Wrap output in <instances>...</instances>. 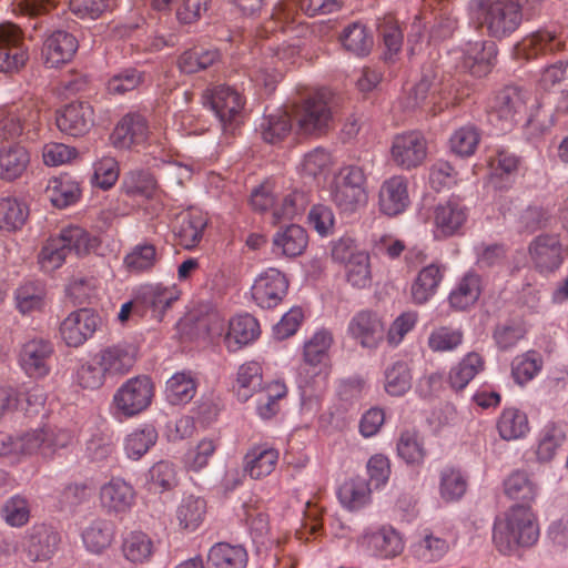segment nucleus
I'll return each mask as SVG.
<instances>
[{
	"instance_id": "nucleus-1",
	"label": "nucleus",
	"mask_w": 568,
	"mask_h": 568,
	"mask_svg": "<svg viewBox=\"0 0 568 568\" xmlns=\"http://www.w3.org/2000/svg\"><path fill=\"white\" fill-rule=\"evenodd\" d=\"M73 439L69 429L52 425L30 429L19 436L0 433V456L18 458L40 454L49 457L58 449L68 447Z\"/></svg>"
},
{
	"instance_id": "nucleus-2",
	"label": "nucleus",
	"mask_w": 568,
	"mask_h": 568,
	"mask_svg": "<svg viewBox=\"0 0 568 568\" xmlns=\"http://www.w3.org/2000/svg\"><path fill=\"white\" fill-rule=\"evenodd\" d=\"M539 537L534 514L527 506H514L494 525L493 540L500 554L511 555L519 547L532 546Z\"/></svg>"
},
{
	"instance_id": "nucleus-3",
	"label": "nucleus",
	"mask_w": 568,
	"mask_h": 568,
	"mask_svg": "<svg viewBox=\"0 0 568 568\" xmlns=\"http://www.w3.org/2000/svg\"><path fill=\"white\" fill-rule=\"evenodd\" d=\"M468 14L473 23L484 27L488 36L497 39L509 37L523 20L519 0H470Z\"/></svg>"
},
{
	"instance_id": "nucleus-4",
	"label": "nucleus",
	"mask_w": 568,
	"mask_h": 568,
	"mask_svg": "<svg viewBox=\"0 0 568 568\" xmlns=\"http://www.w3.org/2000/svg\"><path fill=\"white\" fill-rule=\"evenodd\" d=\"M329 197L343 213H354L368 202L367 176L357 164L342 165L328 187Z\"/></svg>"
},
{
	"instance_id": "nucleus-5",
	"label": "nucleus",
	"mask_w": 568,
	"mask_h": 568,
	"mask_svg": "<svg viewBox=\"0 0 568 568\" xmlns=\"http://www.w3.org/2000/svg\"><path fill=\"white\" fill-rule=\"evenodd\" d=\"M468 95L465 89L456 88L453 83H444L437 80L433 71L425 72L416 85H414L400 102L406 110L419 108L429 98L434 106L442 111L457 105Z\"/></svg>"
},
{
	"instance_id": "nucleus-6",
	"label": "nucleus",
	"mask_w": 568,
	"mask_h": 568,
	"mask_svg": "<svg viewBox=\"0 0 568 568\" xmlns=\"http://www.w3.org/2000/svg\"><path fill=\"white\" fill-rule=\"evenodd\" d=\"M154 394L155 386L150 376L138 375L129 378L112 397V415L119 420L133 418L151 406Z\"/></svg>"
},
{
	"instance_id": "nucleus-7",
	"label": "nucleus",
	"mask_w": 568,
	"mask_h": 568,
	"mask_svg": "<svg viewBox=\"0 0 568 568\" xmlns=\"http://www.w3.org/2000/svg\"><path fill=\"white\" fill-rule=\"evenodd\" d=\"M207 335L211 338L223 337V344L231 353L254 343L261 334L260 323L250 314H239L225 321L219 314H212L207 318Z\"/></svg>"
},
{
	"instance_id": "nucleus-8",
	"label": "nucleus",
	"mask_w": 568,
	"mask_h": 568,
	"mask_svg": "<svg viewBox=\"0 0 568 568\" xmlns=\"http://www.w3.org/2000/svg\"><path fill=\"white\" fill-rule=\"evenodd\" d=\"M253 210L258 212H271L273 223L294 220L302 214L307 205L306 195L303 192L294 191L277 197L275 189L270 183H264L254 189L250 199Z\"/></svg>"
},
{
	"instance_id": "nucleus-9",
	"label": "nucleus",
	"mask_w": 568,
	"mask_h": 568,
	"mask_svg": "<svg viewBox=\"0 0 568 568\" xmlns=\"http://www.w3.org/2000/svg\"><path fill=\"white\" fill-rule=\"evenodd\" d=\"M528 91L518 87H505L489 101L488 122L498 132H508L526 113Z\"/></svg>"
},
{
	"instance_id": "nucleus-10",
	"label": "nucleus",
	"mask_w": 568,
	"mask_h": 568,
	"mask_svg": "<svg viewBox=\"0 0 568 568\" xmlns=\"http://www.w3.org/2000/svg\"><path fill=\"white\" fill-rule=\"evenodd\" d=\"M202 102L215 113L224 131L233 132L243 122L245 99L231 87L207 88L203 92Z\"/></svg>"
},
{
	"instance_id": "nucleus-11",
	"label": "nucleus",
	"mask_w": 568,
	"mask_h": 568,
	"mask_svg": "<svg viewBox=\"0 0 568 568\" xmlns=\"http://www.w3.org/2000/svg\"><path fill=\"white\" fill-rule=\"evenodd\" d=\"M59 541L60 536L51 526L36 524L24 531L16 551L29 562H45L54 556Z\"/></svg>"
},
{
	"instance_id": "nucleus-12",
	"label": "nucleus",
	"mask_w": 568,
	"mask_h": 568,
	"mask_svg": "<svg viewBox=\"0 0 568 568\" xmlns=\"http://www.w3.org/2000/svg\"><path fill=\"white\" fill-rule=\"evenodd\" d=\"M496 55L497 47L488 40L469 41L448 52V57L455 62L456 68L478 78L490 72Z\"/></svg>"
},
{
	"instance_id": "nucleus-13",
	"label": "nucleus",
	"mask_w": 568,
	"mask_h": 568,
	"mask_svg": "<svg viewBox=\"0 0 568 568\" xmlns=\"http://www.w3.org/2000/svg\"><path fill=\"white\" fill-rule=\"evenodd\" d=\"M40 124V110L32 101L0 106V136L6 140L36 133Z\"/></svg>"
},
{
	"instance_id": "nucleus-14",
	"label": "nucleus",
	"mask_w": 568,
	"mask_h": 568,
	"mask_svg": "<svg viewBox=\"0 0 568 568\" xmlns=\"http://www.w3.org/2000/svg\"><path fill=\"white\" fill-rule=\"evenodd\" d=\"M300 60V50L296 45L284 44L277 49H270L260 65L253 70L251 78L266 90H273L285 69Z\"/></svg>"
},
{
	"instance_id": "nucleus-15",
	"label": "nucleus",
	"mask_w": 568,
	"mask_h": 568,
	"mask_svg": "<svg viewBox=\"0 0 568 568\" xmlns=\"http://www.w3.org/2000/svg\"><path fill=\"white\" fill-rule=\"evenodd\" d=\"M390 161L402 170L420 166L427 158L428 144L425 135L417 130L396 134L390 145Z\"/></svg>"
},
{
	"instance_id": "nucleus-16",
	"label": "nucleus",
	"mask_w": 568,
	"mask_h": 568,
	"mask_svg": "<svg viewBox=\"0 0 568 568\" xmlns=\"http://www.w3.org/2000/svg\"><path fill=\"white\" fill-rule=\"evenodd\" d=\"M295 116L298 128L303 133L315 134L324 132L332 121L327 92L317 90L311 93L296 108Z\"/></svg>"
},
{
	"instance_id": "nucleus-17",
	"label": "nucleus",
	"mask_w": 568,
	"mask_h": 568,
	"mask_svg": "<svg viewBox=\"0 0 568 568\" xmlns=\"http://www.w3.org/2000/svg\"><path fill=\"white\" fill-rule=\"evenodd\" d=\"M53 355L54 346L51 341L32 338L21 346L18 363L28 377L43 379L51 372Z\"/></svg>"
},
{
	"instance_id": "nucleus-18",
	"label": "nucleus",
	"mask_w": 568,
	"mask_h": 568,
	"mask_svg": "<svg viewBox=\"0 0 568 568\" xmlns=\"http://www.w3.org/2000/svg\"><path fill=\"white\" fill-rule=\"evenodd\" d=\"M468 216V207L458 197H450L446 202L439 203L434 211V237L446 240L462 235Z\"/></svg>"
},
{
	"instance_id": "nucleus-19",
	"label": "nucleus",
	"mask_w": 568,
	"mask_h": 568,
	"mask_svg": "<svg viewBox=\"0 0 568 568\" xmlns=\"http://www.w3.org/2000/svg\"><path fill=\"white\" fill-rule=\"evenodd\" d=\"M288 291L286 275L277 268L268 267L261 272L255 278L251 294L253 301L264 310L278 306Z\"/></svg>"
},
{
	"instance_id": "nucleus-20",
	"label": "nucleus",
	"mask_w": 568,
	"mask_h": 568,
	"mask_svg": "<svg viewBox=\"0 0 568 568\" xmlns=\"http://www.w3.org/2000/svg\"><path fill=\"white\" fill-rule=\"evenodd\" d=\"M332 257L345 263V277L355 288H366L372 283L371 258L368 253L349 252L347 241L341 240L333 245Z\"/></svg>"
},
{
	"instance_id": "nucleus-21",
	"label": "nucleus",
	"mask_w": 568,
	"mask_h": 568,
	"mask_svg": "<svg viewBox=\"0 0 568 568\" xmlns=\"http://www.w3.org/2000/svg\"><path fill=\"white\" fill-rule=\"evenodd\" d=\"M347 335L363 348L376 349L385 338L384 321L377 312L358 311L347 324Z\"/></svg>"
},
{
	"instance_id": "nucleus-22",
	"label": "nucleus",
	"mask_w": 568,
	"mask_h": 568,
	"mask_svg": "<svg viewBox=\"0 0 568 568\" xmlns=\"http://www.w3.org/2000/svg\"><path fill=\"white\" fill-rule=\"evenodd\" d=\"M102 321L90 308L71 312L60 324V336L69 347H80L93 337Z\"/></svg>"
},
{
	"instance_id": "nucleus-23",
	"label": "nucleus",
	"mask_w": 568,
	"mask_h": 568,
	"mask_svg": "<svg viewBox=\"0 0 568 568\" xmlns=\"http://www.w3.org/2000/svg\"><path fill=\"white\" fill-rule=\"evenodd\" d=\"M28 58L21 29L11 22L0 23V71H18Z\"/></svg>"
},
{
	"instance_id": "nucleus-24",
	"label": "nucleus",
	"mask_w": 568,
	"mask_h": 568,
	"mask_svg": "<svg viewBox=\"0 0 568 568\" xmlns=\"http://www.w3.org/2000/svg\"><path fill=\"white\" fill-rule=\"evenodd\" d=\"M357 542L381 559L395 558L405 548L402 535L390 526L366 528L358 537Z\"/></svg>"
},
{
	"instance_id": "nucleus-25",
	"label": "nucleus",
	"mask_w": 568,
	"mask_h": 568,
	"mask_svg": "<svg viewBox=\"0 0 568 568\" xmlns=\"http://www.w3.org/2000/svg\"><path fill=\"white\" fill-rule=\"evenodd\" d=\"M565 48L564 38L555 29H540L525 37L514 48L518 59L531 60L560 52Z\"/></svg>"
},
{
	"instance_id": "nucleus-26",
	"label": "nucleus",
	"mask_w": 568,
	"mask_h": 568,
	"mask_svg": "<svg viewBox=\"0 0 568 568\" xmlns=\"http://www.w3.org/2000/svg\"><path fill=\"white\" fill-rule=\"evenodd\" d=\"M138 358L136 348L126 343L106 346L95 354V362L101 365L108 378H120L131 372Z\"/></svg>"
},
{
	"instance_id": "nucleus-27",
	"label": "nucleus",
	"mask_w": 568,
	"mask_h": 568,
	"mask_svg": "<svg viewBox=\"0 0 568 568\" xmlns=\"http://www.w3.org/2000/svg\"><path fill=\"white\" fill-rule=\"evenodd\" d=\"M562 244L556 234H540L528 246L529 257L540 273H552L562 262Z\"/></svg>"
},
{
	"instance_id": "nucleus-28",
	"label": "nucleus",
	"mask_w": 568,
	"mask_h": 568,
	"mask_svg": "<svg viewBox=\"0 0 568 568\" xmlns=\"http://www.w3.org/2000/svg\"><path fill=\"white\" fill-rule=\"evenodd\" d=\"M100 503L109 514H125L135 503V490L123 478L113 477L101 486Z\"/></svg>"
},
{
	"instance_id": "nucleus-29",
	"label": "nucleus",
	"mask_w": 568,
	"mask_h": 568,
	"mask_svg": "<svg viewBox=\"0 0 568 568\" xmlns=\"http://www.w3.org/2000/svg\"><path fill=\"white\" fill-rule=\"evenodd\" d=\"M280 460V450L268 443L252 445L244 455L243 470L252 479L270 476Z\"/></svg>"
},
{
	"instance_id": "nucleus-30",
	"label": "nucleus",
	"mask_w": 568,
	"mask_h": 568,
	"mask_svg": "<svg viewBox=\"0 0 568 568\" xmlns=\"http://www.w3.org/2000/svg\"><path fill=\"white\" fill-rule=\"evenodd\" d=\"M93 109L88 102H71L58 111L59 130L71 136H81L93 125Z\"/></svg>"
},
{
	"instance_id": "nucleus-31",
	"label": "nucleus",
	"mask_w": 568,
	"mask_h": 568,
	"mask_svg": "<svg viewBox=\"0 0 568 568\" xmlns=\"http://www.w3.org/2000/svg\"><path fill=\"white\" fill-rule=\"evenodd\" d=\"M408 181L403 175H394L385 180L379 189L378 205L382 213L395 216L403 213L409 205Z\"/></svg>"
},
{
	"instance_id": "nucleus-32",
	"label": "nucleus",
	"mask_w": 568,
	"mask_h": 568,
	"mask_svg": "<svg viewBox=\"0 0 568 568\" xmlns=\"http://www.w3.org/2000/svg\"><path fill=\"white\" fill-rule=\"evenodd\" d=\"M148 139V122L139 113L124 115L111 134L113 145L119 149H130L134 145L143 144Z\"/></svg>"
},
{
	"instance_id": "nucleus-33",
	"label": "nucleus",
	"mask_w": 568,
	"mask_h": 568,
	"mask_svg": "<svg viewBox=\"0 0 568 568\" xmlns=\"http://www.w3.org/2000/svg\"><path fill=\"white\" fill-rule=\"evenodd\" d=\"M78 40L67 31L50 34L42 47V59L47 67L59 68L72 60L78 50Z\"/></svg>"
},
{
	"instance_id": "nucleus-34",
	"label": "nucleus",
	"mask_w": 568,
	"mask_h": 568,
	"mask_svg": "<svg viewBox=\"0 0 568 568\" xmlns=\"http://www.w3.org/2000/svg\"><path fill=\"white\" fill-rule=\"evenodd\" d=\"M136 293L138 303H141L144 313L150 310L155 317H161L181 296V291L175 284L169 286L162 284L143 285Z\"/></svg>"
},
{
	"instance_id": "nucleus-35",
	"label": "nucleus",
	"mask_w": 568,
	"mask_h": 568,
	"mask_svg": "<svg viewBox=\"0 0 568 568\" xmlns=\"http://www.w3.org/2000/svg\"><path fill=\"white\" fill-rule=\"evenodd\" d=\"M334 343V337L331 331L321 328L305 341L303 346V361L306 366L318 369L317 376L323 382L326 381V374L321 375L322 368L326 367L329 363V351Z\"/></svg>"
},
{
	"instance_id": "nucleus-36",
	"label": "nucleus",
	"mask_w": 568,
	"mask_h": 568,
	"mask_svg": "<svg viewBox=\"0 0 568 568\" xmlns=\"http://www.w3.org/2000/svg\"><path fill=\"white\" fill-rule=\"evenodd\" d=\"M156 551L154 539L143 530L134 529L122 535L121 552L132 565H143L152 560Z\"/></svg>"
},
{
	"instance_id": "nucleus-37",
	"label": "nucleus",
	"mask_w": 568,
	"mask_h": 568,
	"mask_svg": "<svg viewBox=\"0 0 568 568\" xmlns=\"http://www.w3.org/2000/svg\"><path fill=\"white\" fill-rule=\"evenodd\" d=\"M485 367L486 362L480 353L468 352L449 368L447 383L454 392H462Z\"/></svg>"
},
{
	"instance_id": "nucleus-38",
	"label": "nucleus",
	"mask_w": 568,
	"mask_h": 568,
	"mask_svg": "<svg viewBox=\"0 0 568 568\" xmlns=\"http://www.w3.org/2000/svg\"><path fill=\"white\" fill-rule=\"evenodd\" d=\"M566 443L564 428L554 422L545 424L537 433L534 444V454L537 462L550 463L561 450Z\"/></svg>"
},
{
	"instance_id": "nucleus-39",
	"label": "nucleus",
	"mask_w": 568,
	"mask_h": 568,
	"mask_svg": "<svg viewBox=\"0 0 568 568\" xmlns=\"http://www.w3.org/2000/svg\"><path fill=\"white\" fill-rule=\"evenodd\" d=\"M446 268L436 263L424 266L410 286L412 300L415 304L427 303L436 293L444 278Z\"/></svg>"
},
{
	"instance_id": "nucleus-40",
	"label": "nucleus",
	"mask_w": 568,
	"mask_h": 568,
	"mask_svg": "<svg viewBox=\"0 0 568 568\" xmlns=\"http://www.w3.org/2000/svg\"><path fill=\"white\" fill-rule=\"evenodd\" d=\"M207 217L199 210H189L180 215L175 236L179 244L192 250L201 242Z\"/></svg>"
},
{
	"instance_id": "nucleus-41",
	"label": "nucleus",
	"mask_w": 568,
	"mask_h": 568,
	"mask_svg": "<svg viewBox=\"0 0 568 568\" xmlns=\"http://www.w3.org/2000/svg\"><path fill=\"white\" fill-rule=\"evenodd\" d=\"M47 197L53 206L64 209L75 204L81 196L79 183L68 174L53 176L45 187Z\"/></svg>"
},
{
	"instance_id": "nucleus-42",
	"label": "nucleus",
	"mask_w": 568,
	"mask_h": 568,
	"mask_svg": "<svg viewBox=\"0 0 568 568\" xmlns=\"http://www.w3.org/2000/svg\"><path fill=\"white\" fill-rule=\"evenodd\" d=\"M197 390V379L193 372L181 371L173 374L165 383L164 396L171 405L190 403Z\"/></svg>"
},
{
	"instance_id": "nucleus-43",
	"label": "nucleus",
	"mask_w": 568,
	"mask_h": 568,
	"mask_svg": "<svg viewBox=\"0 0 568 568\" xmlns=\"http://www.w3.org/2000/svg\"><path fill=\"white\" fill-rule=\"evenodd\" d=\"M248 555L241 545L214 544L207 554L209 568H246Z\"/></svg>"
},
{
	"instance_id": "nucleus-44",
	"label": "nucleus",
	"mask_w": 568,
	"mask_h": 568,
	"mask_svg": "<svg viewBox=\"0 0 568 568\" xmlns=\"http://www.w3.org/2000/svg\"><path fill=\"white\" fill-rule=\"evenodd\" d=\"M308 243L306 231L297 225L291 224L276 232L273 237L274 252L287 257L301 255Z\"/></svg>"
},
{
	"instance_id": "nucleus-45",
	"label": "nucleus",
	"mask_w": 568,
	"mask_h": 568,
	"mask_svg": "<svg viewBox=\"0 0 568 568\" xmlns=\"http://www.w3.org/2000/svg\"><path fill=\"white\" fill-rule=\"evenodd\" d=\"M205 515V499L194 495L183 496L175 510L179 527L186 531L196 530L202 525Z\"/></svg>"
},
{
	"instance_id": "nucleus-46",
	"label": "nucleus",
	"mask_w": 568,
	"mask_h": 568,
	"mask_svg": "<svg viewBox=\"0 0 568 568\" xmlns=\"http://www.w3.org/2000/svg\"><path fill=\"white\" fill-rule=\"evenodd\" d=\"M30 162L27 149L20 144L0 148V178L12 181L22 175Z\"/></svg>"
},
{
	"instance_id": "nucleus-47",
	"label": "nucleus",
	"mask_w": 568,
	"mask_h": 568,
	"mask_svg": "<svg viewBox=\"0 0 568 568\" xmlns=\"http://www.w3.org/2000/svg\"><path fill=\"white\" fill-rule=\"evenodd\" d=\"M497 430L505 440H517L530 432L527 414L515 407H506L497 419Z\"/></svg>"
},
{
	"instance_id": "nucleus-48",
	"label": "nucleus",
	"mask_w": 568,
	"mask_h": 568,
	"mask_svg": "<svg viewBox=\"0 0 568 568\" xmlns=\"http://www.w3.org/2000/svg\"><path fill=\"white\" fill-rule=\"evenodd\" d=\"M263 384V369L258 362L250 361L242 364L236 373L234 389L240 400H248Z\"/></svg>"
},
{
	"instance_id": "nucleus-49",
	"label": "nucleus",
	"mask_w": 568,
	"mask_h": 568,
	"mask_svg": "<svg viewBox=\"0 0 568 568\" xmlns=\"http://www.w3.org/2000/svg\"><path fill=\"white\" fill-rule=\"evenodd\" d=\"M520 159L514 153L498 151L489 160L490 179L496 187H507L518 173Z\"/></svg>"
},
{
	"instance_id": "nucleus-50",
	"label": "nucleus",
	"mask_w": 568,
	"mask_h": 568,
	"mask_svg": "<svg viewBox=\"0 0 568 568\" xmlns=\"http://www.w3.org/2000/svg\"><path fill=\"white\" fill-rule=\"evenodd\" d=\"M81 537L87 550L99 555L111 546L114 527L108 520L95 519L82 530Z\"/></svg>"
},
{
	"instance_id": "nucleus-51",
	"label": "nucleus",
	"mask_w": 568,
	"mask_h": 568,
	"mask_svg": "<svg viewBox=\"0 0 568 568\" xmlns=\"http://www.w3.org/2000/svg\"><path fill=\"white\" fill-rule=\"evenodd\" d=\"M480 295V278L474 273L465 274L448 295L449 305L464 311L474 305Z\"/></svg>"
},
{
	"instance_id": "nucleus-52",
	"label": "nucleus",
	"mask_w": 568,
	"mask_h": 568,
	"mask_svg": "<svg viewBox=\"0 0 568 568\" xmlns=\"http://www.w3.org/2000/svg\"><path fill=\"white\" fill-rule=\"evenodd\" d=\"M158 440V432L153 425L144 424L134 428L124 438V452L132 460L141 459Z\"/></svg>"
},
{
	"instance_id": "nucleus-53",
	"label": "nucleus",
	"mask_w": 568,
	"mask_h": 568,
	"mask_svg": "<svg viewBox=\"0 0 568 568\" xmlns=\"http://www.w3.org/2000/svg\"><path fill=\"white\" fill-rule=\"evenodd\" d=\"M337 497L344 508L359 510L371 503L369 484L363 478H351L341 485Z\"/></svg>"
},
{
	"instance_id": "nucleus-54",
	"label": "nucleus",
	"mask_w": 568,
	"mask_h": 568,
	"mask_svg": "<svg viewBox=\"0 0 568 568\" xmlns=\"http://www.w3.org/2000/svg\"><path fill=\"white\" fill-rule=\"evenodd\" d=\"M449 550V542L442 536L425 531L419 540L412 545L413 556L422 562L440 560Z\"/></svg>"
},
{
	"instance_id": "nucleus-55",
	"label": "nucleus",
	"mask_w": 568,
	"mask_h": 568,
	"mask_svg": "<svg viewBox=\"0 0 568 568\" xmlns=\"http://www.w3.org/2000/svg\"><path fill=\"white\" fill-rule=\"evenodd\" d=\"M413 375L408 364L397 361L384 371V389L389 396H404L412 388Z\"/></svg>"
},
{
	"instance_id": "nucleus-56",
	"label": "nucleus",
	"mask_w": 568,
	"mask_h": 568,
	"mask_svg": "<svg viewBox=\"0 0 568 568\" xmlns=\"http://www.w3.org/2000/svg\"><path fill=\"white\" fill-rule=\"evenodd\" d=\"M17 308L22 314L40 311L45 305V290L38 281L22 283L16 291Z\"/></svg>"
},
{
	"instance_id": "nucleus-57",
	"label": "nucleus",
	"mask_w": 568,
	"mask_h": 568,
	"mask_svg": "<svg viewBox=\"0 0 568 568\" xmlns=\"http://www.w3.org/2000/svg\"><path fill=\"white\" fill-rule=\"evenodd\" d=\"M467 478L460 469L445 467L439 473V496L446 503L459 500L467 490Z\"/></svg>"
},
{
	"instance_id": "nucleus-58",
	"label": "nucleus",
	"mask_w": 568,
	"mask_h": 568,
	"mask_svg": "<svg viewBox=\"0 0 568 568\" xmlns=\"http://www.w3.org/2000/svg\"><path fill=\"white\" fill-rule=\"evenodd\" d=\"M463 342V329L446 325L435 327L427 337V346L433 353L455 352Z\"/></svg>"
},
{
	"instance_id": "nucleus-59",
	"label": "nucleus",
	"mask_w": 568,
	"mask_h": 568,
	"mask_svg": "<svg viewBox=\"0 0 568 568\" xmlns=\"http://www.w3.org/2000/svg\"><path fill=\"white\" fill-rule=\"evenodd\" d=\"M506 495L514 500L530 504L538 494V486L524 471H514L504 483Z\"/></svg>"
},
{
	"instance_id": "nucleus-60",
	"label": "nucleus",
	"mask_w": 568,
	"mask_h": 568,
	"mask_svg": "<svg viewBox=\"0 0 568 568\" xmlns=\"http://www.w3.org/2000/svg\"><path fill=\"white\" fill-rule=\"evenodd\" d=\"M397 455L408 465H420L426 457L423 442L416 430L406 429L399 434L396 444Z\"/></svg>"
},
{
	"instance_id": "nucleus-61",
	"label": "nucleus",
	"mask_w": 568,
	"mask_h": 568,
	"mask_svg": "<svg viewBox=\"0 0 568 568\" xmlns=\"http://www.w3.org/2000/svg\"><path fill=\"white\" fill-rule=\"evenodd\" d=\"M332 163L331 154L322 148H316L303 155L296 169L301 178L315 180L326 173Z\"/></svg>"
},
{
	"instance_id": "nucleus-62",
	"label": "nucleus",
	"mask_w": 568,
	"mask_h": 568,
	"mask_svg": "<svg viewBox=\"0 0 568 568\" xmlns=\"http://www.w3.org/2000/svg\"><path fill=\"white\" fill-rule=\"evenodd\" d=\"M0 516L10 527H23L31 518L30 503L24 496L13 495L3 503Z\"/></svg>"
},
{
	"instance_id": "nucleus-63",
	"label": "nucleus",
	"mask_w": 568,
	"mask_h": 568,
	"mask_svg": "<svg viewBox=\"0 0 568 568\" xmlns=\"http://www.w3.org/2000/svg\"><path fill=\"white\" fill-rule=\"evenodd\" d=\"M339 40L343 47L356 55H365L373 45V38L366 27L359 22H353L344 28Z\"/></svg>"
},
{
	"instance_id": "nucleus-64",
	"label": "nucleus",
	"mask_w": 568,
	"mask_h": 568,
	"mask_svg": "<svg viewBox=\"0 0 568 568\" xmlns=\"http://www.w3.org/2000/svg\"><path fill=\"white\" fill-rule=\"evenodd\" d=\"M542 368L541 356L534 351L516 356L511 362V376L518 385L532 381Z\"/></svg>"
}]
</instances>
